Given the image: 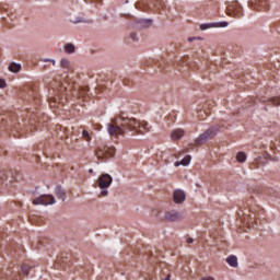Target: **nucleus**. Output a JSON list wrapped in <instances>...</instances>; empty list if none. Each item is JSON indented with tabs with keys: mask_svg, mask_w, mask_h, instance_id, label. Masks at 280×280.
Segmentation results:
<instances>
[{
	"mask_svg": "<svg viewBox=\"0 0 280 280\" xmlns=\"http://www.w3.org/2000/svg\"><path fill=\"white\" fill-rule=\"evenodd\" d=\"M43 62H52V65H56V60H51V59H44Z\"/></svg>",
	"mask_w": 280,
	"mask_h": 280,
	"instance_id": "nucleus-24",
	"label": "nucleus"
},
{
	"mask_svg": "<svg viewBox=\"0 0 280 280\" xmlns=\"http://www.w3.org/2000/svg\"><path fill=\"white\" fill-rule=\"evenodd\" d=\"M236 161L238 163H244L246 161V154L244 152H238L236 154Z\"/></svg>",
	"mask_w": 280,
	"mask_h": 280,
	"instance_id": "nucleus-16",
	"label": "nucleus"
},
{
	"mask_svg": "<svg viewBox=\"0 0 280 280\" xmlns=\"http://www.w3.org/2000/svg\"><path fill=\"white\" fill-rule=\"evenodd\" d=\"M183 137H185V130L183 129H174L171 132V139L173 141H178V139H183Z\"/></svg>",
	"mask_w": 280,
	"mask_h": 280,
	"instance_id": "nucleus-9",
	"label": "nucleus"
},
{
	"mask_svg": "<svg viewBox=\"0 0 280 280\" xmlns=\"http://www.w3.org/2000/svg\"><path fill=\"white\" fill-rule=\"evenodd\" d=\"M186 242H187V244H194V238L188 237V238L186 240Z\"/></svg>",
	"mask_w": 280,
	"mask_h": 280,
	"instance_id": "nucleus-25",
	"label": "nucleus"
},
{
	"mask_svg": "<svg viewBox=\"0 0 280 280\" xmlns=\"http://www.w3.org/2000/svg\"><path fill=\"white\" fill-rule=\"evenodd\" d=\"M7 84H5V80L0 79V89H5Z\"/></svg>",
	"mask_w": 280,
	"mask_h": 280,
	"instance_id": "nucleus-22",
	"label": "nucleus"
},
{
	"mask_svg": "<svg viewBox=\"0 0 280 280\" xmlns=\"http://www.w3.org/2000/svg\"><path fill=\"white\" fill-rule=\"evenodd\" d=\"M271 104H273V106H280V96L278 97H272L270 100Z\"/></svg>",
	"mask_w": 280,
	"mask_h": 280,
	"instance_id": "nucleus-18",
	"label": "nucleus"
},
{
	"mask_svg": "<svg viewBox=\"0 0 280 280\" xmlns=\"http://www.w3.org/2000/svg\"><path fill=\"white\" fill-rule=\"evenodd\" d=\"M55 194L59 200H62V202L67 200V192L65 191V189H62V187L57 186L55 189Z\"/></svg>",
	"mask_w": 280,
	"mask_h": 280,
	"instance_id": "nucleus-10",
	"label": "nucleus"
},
{
	"mask_svg": "<svg viewBox=\"0 0 280 280\" xmlns=\"http://www.w3.org/2000/svg\"><path fill=\"white\" fill-rule=\"evenodd\" d=\"M89 173H90V174H93V168H90V170H89Z\"/></svg>",
	"mask_w": 280,
	"mask_h": 280,
	"instance_id": "nucleus-27",
	"label": "nucleus"
},
{
	"mask_svg": "<svg viewBox=\"0 0 280 280\" xmlns=\"http://www.w3.org/2000/svg\"><path fill=\"white\" fill-rule=\"evenodd\" d=\"M194 39H195L194 37L188 38V40H189L190 43L194 42Z\"/></svg>",
	"mask_w": 280,
	"mask_h": 280,
	"instance_id": "nucleus-26",
	"label": "nucleus"
},
{
	"mask_svg": "<svg viewBox=\"0 0 280 280\" xmlns=\"http://www.w3.org/2000/svg\"><path fill=\"white\" fill-rule=\"evenodd\" d=\"M9 71H11V73H19L21 71V65L12 62L9 66Z\"/></svg>",
	"mask_w": 280,
	"mask_h": 280,
	"instance_id": "nucleus-13",
	"label": "nucleus"
},
{
	"mask_svg": "<svg viewBox=\"0 0 280 280\" xmlns=\"http://www.w3.org/2000/svg\"><path fill=\"white\" fill-rule=\"evenodd\" d=\"M226 262L229 264V266H231L232 268H237V256L235 255H231L226 258Z\"/></svg>",
	"mask_w": 280,
	"mask_h": 280,
	"instance_id": "nucleus-12",
	"label": "nucleus"
},
{
	"mask_svg": "<svg viewBox=\"0 0 280 280\" xmlns=\"http://www.w3.org/2000/svg\"><path fill=\"white\" fill-rule=\"evenodd\" d=\"M82 137H83V139H85V141H91V135L89 133V131L83 130Z\"/></svg>",
	"mask_w": 280,
	"mask_h": 280,
	"instance_id": "nucleus-20",
	"label": "nucleus"
},
{
	"mask_svg": "<svg viewBox=\"0 0 280 280\" xmlns=\"http://www.w3.org/2000/svg\"><path fill=\"white\" fill-rule=\"evenodd\" d=\"M120 124L117 118L112 119V124L107 125V130L110 137H124L126 131L129 130L135 132V135H145L150 132V124L148 121H137L135 118L119 116Z\"/></svg>",
	"mask_w": 280,
	"mask_h": 280,
	"instance_id": "nucleus-1",
	"label": "nucleus"
},
{
	"mask_svg": "<svg viewBox=\"0 0 280 280\" xmlns=\"http://www.w3.org/2000/svg\"><path fill=\"white\" fill-rule=\"evenodd\" d=\"M33 205H56V198L52 195H40L39 197L33 199Z\"/></svg>",
	"mask_w": 280,
	"mask_h": 280,
	"instance_id": "nucleus-3",
	"label": "nucleus"
},
{
	"mask_svg": "<svg viewBox=\"0 0 280 280\" xmlns=\"http://www.w3.org/2000/svg\"><path fill=\"white\" fill-rule=\"evenodd\" d=\"M210 27H229V22H220L217 23H209V24H200V30H210Z\"/></svg>",
	"mask_w": 280,
	"mask_h": 280,
	"instance_id": "nucleus-8",
	"label": "nucleus"
},
{
	"mask_svg": "<svg viewBox=\"0 0 280 280\" xmlns=\"http://www.w3.org/2000/svg\"><path fill=\"white\" fill-rule=\"evenodd\" d=\"M113 184V177L109 174H102L97 179L100 189H108Z\"/></svg>",
	"mask_w": 280,
	"mask_h": 280,
	"instance_id": "nucleus-4",
	"label": "nucleus"
},
{
	"mask_svg": "<svg viewBox=\"0 0 280 280\" xmlns=\"http://www.w3.org/2000/svg\"><path fill=\"white\" fill-rule=\"evenodd\" d=\"M65 51H67V54H73L75 51V46L73 44H67Z\"/></svg>",
	"mask_w": 280,
	"mask_h": 280,
	"instance_id": "nucleus-17",
	"label": "nucleus"
},
{
	"mask_svg": "<svg viewBox=\"0 0 280 280\" xmlns=\"http://www.w3.org/2000/svg\"><path fill=\"white\" fill-rule=\"evenodd\" d=\"M189 163H191V155H186L182 161L175 162V167H180V165L187 167Z\"/></svg>",
	"mask_w": 280,
	"mask_h": 280,
	"instance_id": "nucleus-11",
	"label": "nucleus"
},
{
	"mask_svg": "<svg viewBox=\"0 0 280 280\" xmlns=\"http://www.w3.org/2000/svg\"><path fill=\"white\" fill-rule=\"evenodd\" d=\"M21 270H22V275L24 277H27V275H30V271L32 270V267L27 264H22Z\"/></svg>",
	"mask_w": 280,
	"mask_h": 280,
	"instance_id": "nucleus-14",
	"label": "nucleus"
},
{
	"mask_svg": "<svg viewBox=\"0 0 280 280\" xmlns=\"http://www.w3.org/2000/svg\"><path fill=\"white\" fill-rule=\"evenodd\" d=\"M229 10H232V8H231V7H229Z\"/></svg>",
	"mask_w": 280,
	"mask_h": 280,
	"instance_id": "nucleus-29",
	"label": "nucleus"
},
{
	"mask_svg": "<svg viewBox=\"0 0 280 280\" xmlns=\"http://www.w3.org/2000/svg\"><path fill=\"white\" fill-rule=\"evenodd\" d=\"M187 198V195H185V192L180 189H177L174 191L173 195V200L175 202V205H183V202H185Z\"/></svg>",
	"mask_w": 280,
	"mask_h": 280,
	"instance_id": "nucleus-7",
	"label": "nucleus"
},
{
	"mask_svg": "<svg viewBox=\"0 0 280 280\" xmlns=\"http://www.w3.org/2000/svg\"><path fill=\"white\" fill-rule=\"evenodd\" d=\"M106 196H108V190L103 188L98 195V198H105Z\"/></svg>",
	"mask_w": 280,
	"mask_h": 280,
	"instance_id": "nucleus-21",
	"label": "nucleus"
},
{
	"mask_svg": "<svg viewBox=\"0 0 280 280\" xmlns=\"http://www.w3.org/2000/svg\"><path fill=\"white\" fill-rule=\"evenodd\" d=\"M130 38L133 39V40H138L137 33H131Z\"/></svg>",
	"mask_w": 280,
	"mask_h": 280,
	"instance_id": "nucleus-23",
	"label": "nucleus"
},
{
	"mask_svg": "<svg viewBox=\"0 0 280 280\" xmlns=\"http://www.w3.org/2000/svg\"><path fill=\"white\" fill-rule=\"evenodd\" d=\"M164 220H166L167 222H178V220H183V215L176 210H171L168 212H165Z\"/></svg>",
	"mask_w": 280,
	"mask_h": 280,
	"instance_id": "nucleus-6",
	"label": "nucleus"
},
{
	"mask_svg": "<svg viewBox=\"0 0 280 280\" xmlns=\"http://www.w3.org/2000/svg\"><path fill=\"white\" fill-rule=\"evenodd\" d=\"M97 159L104 160V156H115V148L113 147H103L98 148L96 151Z\"/></svg>",
	"mask_w": 280,
	"mask_h": 280,
	"instance_id": "nucleus-5",
	"label": "nucleus"
},
{
	"mask_svg": "<svg viewBox=\"0 0 280 280\" xmlns=\"http://www.w3.org/2000/svg\"><path fill=\"white\" fill-rule=\"evenodd\" d=\"M86 93H89V90L86 88H80V90H79L80 97H84V95H86Z\"/></svg>",
	"mask_w": 280,
	"mask_h": 280,
	"instance_id": "nucleus-19",
	"label": "nucleus"
},
{
	"mask_svg": "<svg viewBox=\"0 0 280 280\" xmlns=\"http://www.w3.org/2000/svg\"><path fill=\"white\" fill-rule=\"evenodd\" d=\"M218 132H220V125L210 127L195 140V145H205V143L213 139Z\"/></svg>",
	"mask_w": 280,
	"mask_h": 280,
	"instance_id": "nucleus-2",
	"label": "nucleus"
},
{
	"mask_svg": "<svg viewBox=\"0 0 280 280\" xmlns=\"http://www.w3.org/2000/svg\"><path fill=\"white\" fill-rule=\"evenodd\" d=\"M250 170H254L255 167H253V164L249 165Z\"/></svg>",
	"mask_w": 280,
	"mask_h": 280,
	"instance_id": "nucleus-28",
	"label": "nucleus"
},
{
	"mask_svg": "<svg viewBox=\"0 0 280 280\" xmlns=\"http://www.w3.org/2000/svg\"><path fill=\"white\" fill-rule=\"evenodd\" d=\"M60 67L61 69H71V63L68 59H61Z\"/></svg>",
	"mask_w": 280,
	"mask_h": 280,
	"instance_id": "nucleus-15",
	"label": "nucleus"
}]
</instances>
